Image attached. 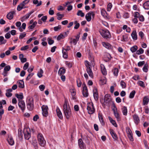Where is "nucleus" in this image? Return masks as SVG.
<instances>
[{"label": "nucleus", "mask_w": 149, "mask_h": 149, "mask_svg": "<svg viewBox=\"0 0 149 149\" xmlns=\"http://www.w3.org/2000/svg\"><path fill=\"white\" fill-rule=\"evenodd\" d=\"M143 7L146 10H149V1H147L145 2L143 5Z\"/></svg>", "instance_id": "nucleus-23"}, {"label": "nucleus", "mask_w": 149, "mask_h": 149, "mask_svg": "<svg viewBox=\"0 0 149 149\" xmlns=\"http://www.w3.org/2000/svg\"><path fill=\"white\" fill-rule=\"evenodd\" d=\"M39 88L40 90L42 91L44 90L45 88V86L43 85H41L39 86Z\"/></svg>", "instance_id": "nucleus-62"}, {"label": "nucleus", "mask_w": 149, "mask_h": 149, "mask_svg": "<svg viewBox=\"0 0 149 149\" xmlns=\"http://www.w3.org/2000/svg\"><path fill=\"white\" fill-rule=\"evenodd\" d=\"M43 73V71L42 69H40V71L38 72L37 74L38 76L40 78L42 76V74Z\"/></svg>", "instance_id": "nucleus-46"}, {"label": "nucleus", "mask_w": 149, "mask_h": 149, "mask_svg": "<svg viewBox=\"0 0 149 149\" xmlns=\"http://www.w3.org/2000/svg\"><path fill=\"white\" fill-rule=\"evenodd\" d=\"M48 40V43L49 45L52 44L54 42V40H52L51 38H48L47 39Z\"/></svg>", "instance_id": "nucleus-56"}, {"label": "nucleus", "mask_w": 149, "mask_h": 149, "mask_svg": "<svg viewBox=\"0 0 149 149\" xmlns=\"http://www.w3.org/2000/svg\"><path fill=\"white\" fill-rule=\"evenodd\" d=\"M87 109L89 114H92L95 111V109L92 102H89L87 104Z\"/></svg>", "instance_id": "nucleus-4"}, {"label": "nucleus", "mask_w": 149, "mask_h": 149, "mask_svg": "<svg viewBox=\"0 0 149 149\" xmlns=\"http://www.w3.org/2000/svg\"><path fill=\"white\" fill-rule=\"evenodd\" d=\"M93 95L94 97L95 100L97 101L99 99V96L97 89L95 88L93 90Z\"/></svg>", "instance_id": "nucleus-11"}, {"label": "nucleus", "mask_w": 149, "mask_h": 149, "mask_svg": "<svg viewBox=\"0 0 149 149\" xmlns=\"http://www.w3.org/2000/svg\"><path fill=\"white\" fill-rule=\"evenodd\" d=\"M132 39L135 40L137 39V36L136 34V31H134L131 34Z\"/></svg>", "instance_id": "nucleus-19"}, {"label": "nucleus", "mask_w": 149, "mask_h": 149, "mask_svg": "<svg viewBox=\"0 0 149 149\" xmlns=\"http://www.w3.org/2000/svg\"><path fill=\"white\" fill-rule=\"evenodd\" d=\"M17 83L18 84V86L19 88H24V83L23 80H19L17 81Z\"/></svg>", "instance_id": "nucleus-15"}, {"label": "nucleus", "mask_w": 149, "mask_h": 149, "mask_svg": "<svg viewBox=\"0 0 149 149\" xmlns=\"http://www.w3.org/2000/svg\"><path fill=\"white\" fill-rule=\"evenodd\" d=\"M61 28V26L59 25L58 26L54 27V30L55 31H57L60 30Z\"/></svg>", "instance_id": "nucleus-54"}, {"label": "nucleus", "mask_w": 149, "mask_h": 149, "mask_svg": "<svg viewBox=\"0 0 149 149\" xmlns=\"http://www.w3.org/2000/svg\"><path fill=\"white\" fill-rule=\"evenodd\" d=\"M7 141L10 145H13L14 144V142L12 137H9L7 139Z\"/></svg>", "instance_id": "nucleus-31"}, {"label": "nucleus", "mask_w": 149, "mask_h": 149, "mask_svg": "<svg viewBox=\"0 0 149 149\" xmlns=\"http://www.w3.org/2000/svg\"><path fill=\"white\" fill-rule=\"evenodd\" d=\"M15 13V11H12L9 12L7 15V18L9 20L12 19L13 17V14Z\"/></svg>", "instance_id": "nucleus-14"}, {"label": "nucleus", "mask_w": 149, "mask_h": 149, "mask_svg": "<svg viewBox=\"0 0 149 149\" xmlns=\"http://www.w3.org/2000/svg\"><path fill=\"white\" fill-rule=\"evenodd\" d=\"M10 69V67L9 65H7L6 66L4 69V71L7 72L9 71Z\"/></svg>", "instance_id": "nucleus-51"}, {"label": "nucleus", "mask_w": 149, "mask_h": 149, "mask_svg": "<svg viewBox=\"0 0 149 149\" xmlns=\"http://www.w3.org/2000/svg\"><path fill=\"white\" fill-rule=\"evenodd\" d=\"M34 12V11L33 10H32L30 13L26 14L21 19V21L22 22L24 21L26 19H28L30 16Z\"/></svg>", "instance_id": "nucleus-12"}, {"label": "nucleus", "mask_w": 149, "mask_h": 149, "mask_svg": "<svg viewBox=\"0 0 149 149\" xmlns=\"http://www.w3.org/2000/svg\"><path fill=\"white\" fill-rule=\"evenodd\" d=\"M112 7V4L111 3H109L107 5V11H110L111 8Z\"/></svg>", "instance_id": "nucleus-58"}, {"label": "nucleus", "mask_w": 149, "mask_h": 149, "mask_svg": "<svg viewBox=\"0 0 149 149\" xmlns=\"http://www.w3.org/2000/svg\"><path fill=\"white\" fill-rule=\"evenodd\" d=\"M120 84L123 88H125L126 87V84L125 83L123 80L120 81Z\"/></svg>", "instance_id": "nucleus-50"}, {"label": "nucleus", "mask_w": 149, "mask_h": 149, "mask_svg": "<svg viewBox=\"0 0 149 149\" xmlns=\"http://www.w3.org/2000/svg\"><path fill=\"white\" fill-rule=\"evenodd\" d=\"M101 71L102 74L104 75H105L107 74V71L106 69L103 65H101Z\"/></svg>", "instance_id": "nucleus-28"}, {"label": "nucleus", "mask_w": 149, "mask_h": 149, "mask_svg": "<svg viewBox=\"0 0 149 149\" xmlns=\"http://www.w3.org/2000/svg\"><path fill=\"white\" fill-rule=\"evenodd\" d=\"M63 111L65 116L67 119H69L72 115L71 109L70 107L63 109Z\"/></svg>", "instance_id": "nucleus-7"}, {"label": "nucleus", "mask_w": 149, "mask_h": 149, "mask_svg": "<svg viewBox=\"0 0 149 149\" xmlns=\"http://www.w3.org/2000/svg\"><path fill=\"white\" fill-rule=\"evenodd\" d=\"M113 73L114 75L116 76H118V69L117 68H115L114 70H113Z\"/></svg>", "instance_id": "nucleus-48"}, {"label": "nucleus", "mask_w": 149, "mask_h": 149, "mask_svg": "<svg viewBox=\"0 0 149 149\" xmlns=\"http://www.w3.org/2000/svg\"><path fill=\"white\" fill-rule=\"evenodd\" d=\"M91 15L92 13L90 12H89L86 14L85 17L87 21L89 22L91 20Z\"/></svg>", "instance_id": "nucleus-21"}, {"label": "nucleus", "mask_w": 149, "mask_h": 149, "mask_svg": "<svg viewBox=\"0 0 149 149\" xmlns=\"http://www.w3.org/2000/svg\"><path fill=\"white\" fill-rule=\"evenodd\" d=\"M138 47L136 46H134L130 48L131 51L132 52H135L137 49Z\"/></svg>", "instance_id": "nucleus-37"}, {"label": "nucleus", "mask_w": 149, "mask_h": 149, "mask_svg": "<svg viewBox=\"0 0 149 149\" xmlns=\"http://www.w3.org/2000/svg\"><path fill=\"white\" fill-rule=\"evenodd\" d=\"M23 132L25 139L29 140L31 136L30 129L29 128H24Z\"/></svg>", "instance_id": "nucleus-6"}, {"label": "nucleus", "mask_w": 149, "mask_h": 149, "mask_svg": "<svg viewBox=\"0 0 149 149\" xmlns=\"http://www.w3.org/2000/svg\"><path fill=\"white\" fill-rule=\"evenodd\" d=\"M128 137L130 141H134V139L132 136V132L130 129H128Z\"/></svg>", "instance_id": "nucleus-16"}, {"label": "nucleus", "mask_w": 149, "mask_h": 149, "mask_svg": "<svg viewBox=\"0 0 149 149\" xmlns=\"http://www.w3.org/2000/svg\"><path fill=\"white\" fill-rule=\"evenodd\" d=\"M38 140L39 145L41 146L44 147L45 145L46 141L41 133H38Z\"/></svg>", "instance_id": "nucleus-2"}, {"label": "nucleus", "mask_w": 149, "mask_h": 149, "mask_svg": "<svg viewBox=\"0 0 149 149\" xmlns=\"http://www.w3.org/2000/svg\"><path fill=\"white\" fill-rule=\"evenodd\" d=\"M110 132L111 135L114 140H117L118 139V137L114 131L113 129H110Z\"/></svg>", "instance_id": "nucleus-13"}, {"label": "nucleus", "mask_w": 149, "mask_h": 149, "mask_svg": "<svg viewBox=\"0 0 149 149\" xmlns=\"http://www.w3.org/2000/svg\"><path fill=\"white\" fill-rule=\"evenodd\" d=\"M56 15L58 16L57 19L58 20H61L64 17V14H60L59 13H57Z\"/></svg>", "instance_id": "nucleus-36"}, {"label": "nucleus", "mask_w": 149, "mask_h": 149, "mask_svg": "<svg viewBox=\"0 0 149 149\" xmlns=\"http://www.w3.org/2000/svg\"><path fill=\"white\" fill-rule=\"evenodd\" d=\"M33 3L35 4H37L36 6H40L42 4V1H40L39 2L38 0H33Z\"/></svg>", "instance_id": "nucleus-33"}, {"label": "nucleus", "mask_w": 149, "mask_h": 149, "mask_svg": "<svg viewBox=\"0 0 149 149\" xmlns=\"http://www.w3.org/2000/svg\"><path fill=\"white\" fill-rule=\"evenodd\" d=\"M68 101L67 100H65L64 104L63 105V109H65L68 107H70L69 105H68Z\"/></svg>", "instance_id": "nucleus-45"}, {"label": "nucleus", "mask_w": 149, "mask_h": 149, "mask_svg": "<svg viewBox=\"0 0 149 149\" xmlns=\"http://www.w3.org/2000/svg\"><path fill=\"white\" fill-rule=\"evenodd\" d=\"M28 67H29V63L28 62H27L24 64V66L23 68V69L24 70H26L28 68Z\"/></svg>", "instance_id": "nucleus-59"}, {"label": "nucleus", "mask_w": 149, "mask_h": 149, "mask_svg": "<svg viewBox=\"0 0 149 149\" xmlns=\"http://www.w3.org/2000/svg\"><path fill=\"white\" fill-rule=\"evenodd\" d=\"M7 42V40L4 39L3 36H0V45L4 44Z\"/></svg>", "instance_id": "nucleus-24"}, {"label": "nucleus", "mask_w": 149, "mask_h": 149, "mask_svg": "<svg viewBox=\"0 0 149 149\" xmlns=\"http://www.w3.org/2000/svg\"><path fill=\"white\" fill-rule=\"evenodd\" d=\"M56 111L58 116L60 119H62L63 118L62 113L58 107L56 108Z\"/></svg>", "instance_id": "nucleus-17"}, {"label": "nucleus", "mask_w": 149, "mask_h": 149, "mask_svg": "<svg viewBox=\"0 0 149 149\" xmlns=\"http://www.w3.org/2000/svg\"><path fill=\"white\" fill-rule=\"evenodd\" d=\"M77 15L78 16H80L81 17H83L84 16V14L83 13L82 11L81 10H79Z\"/></svg>", "instance_id": "nucleus-42"}, {"label": "nucleus", "mask_w": 149, "mask_h": 149, "mask_svg": "<svg viewBox=\"0 0 149 149\" xmlns=\"http://www.w3.org/2000/svg\"><path fill=\"white\" fill-rule=\"evenodd\" d=\"M26 34L25 33H21L19 36V38L20 39H22L24 38L26 36Z\"/></svg>", "instance_id": "nucleus-53"}, {"label": "nucleus", "mask_w": 149, "mask_h": 149, "mask_svg": "<svg viewBox=\"0 0 149 149\" xmlns=\"http://www.w3.org/2000/svg\"><path fill=\"white\" fill-rule=\"evenodd\" d=\"M37 24V22L36 21H35L33 22L31 25L29 26L28 28L30 29H32L35 27Z\"/></svg>", "instance_id": "nucleus-39"}, {"label": "nucleus", "mask_w": 149, "mask_h": 149, "mask_svg": "<svg viewBox=\"0 0 149 149\" xmlns=\"http://www.w3.org/2000/svg\"><path fill=\"white\" fill-rule=\"evenodd\" d=\"M74 24H75V25L74 28L76 29H78L80 26L78 22L76 20L74 22Z\"/></svg>", "instance_id": "nucleus-41"}, {"label": "nucleus", "mask_w": 149, "mask_h": 149, "mask_svg": "<svg viewBox=\"0 0 149 149\" xmlns=\"http://www.w3.org/2000/svg\"><path fill=\"white\" fill-rule=\"evenodd\" d=\"M139 36H140L141 39H143L144 36V34L142 31H140L139 33Z\"/></svg>", "instance_id": "nucleus-60"}, {"label": "nucleus", "mask_w": 149, "mask_h": 149, "mask_svg": "<svg viewBox=\"0 0 149 149\" xmlns=\"http://www.w3.org/2000/svg\"><path fill=\"white\" fill-rule=\"evenodd\" d=\"M138 84L142 87H145L144 83L143 81H139L138 82Z\"/></svg>", "instance_id": "nucleus-49"}, {"label": "nucleus", "mask_w": 149, "mask_h": 149, "mask_svg": "<svg viewBox=\"0 0 149 149\" xmlns=\"http://www.w3.org/2000/svg\"><path fill=\"white\" fill-rule=\"evenodd\" d=\"M143 71L145 72H147L148 71V65L146 64H145L143 68Z\"/></svg>", "instance_id": "nucleus-47"}, {"label": "nucleus", "mask_w": 149, "mask_h": 149, "mask_svg": "<svg viewBox=\"0 0 149 149\" xmlns=\"http://www.w3.org/2000/svg\"><path fill=\"white\" fill-rule=\"evenodd\" d=\"M133 118L134 122L137 125L140 121V120L138 116L136 115H134L133 116Z\"/></svg>", "instance_id": "nucleus-20"}, {"label": "nucleus", "mask_w": 149, "mask_h": 149, "mask_svg": "<svg viewBox=\"0 0 149 149\" xmlns=\"http://www.w3.org/2000/svg\"><path fill=\"white\" fill-rule=\"evenodd\" d=\"M78 145L81 149H86L85 145L83 141L81 139L78 140Z\"/></svg>", "instance_id": "nucleus-10"}, {"label": "nucleus", "mask_w": 149, "mask_h": 149, "mask_svg": "<svg viewBox=\"0 0 149 149\" xmlns=\"http://www.w3.org/2000/svg\"><path fill=\"white\" fill-rule=\"evenodd\" d=\"M86 70L89 76L92 78H93V74L91 68H87Z\"/></svg>", "instance_id": "nucleus-22"}, {"label": "nucleus", "mask_w": 149, "mask_h": 149, "mask_svg": "<svg viewBox=\"0 0 149 149\" xmlns=\"http://www.w3.org/2000/svg\"><path fill=\"white\" fill-rule=\"evenodd\" d=\"M102 44L104 47L109 49L112 48V46L108 43L103 42H102Z\"/></svg>", "instance_id": "nucleus-18"}, {"label": "nucleus", "mask_w": 149, "mask_h": 149, "mask_svg": "<svg viewBox=\"0 0 149 149\" xmlns=\"http://www.w3.org/2000/svg\"><path fill=\"white\" fill-rule=\"evenodd\" d=\"M144 50L142 48H140V49L136 51V54L138 55H139L143 54V53Z\"/></svg>", "instance_id": "nucleus-44"}, {"label": "nucleus", "mask_w": 149, "mask_h": 149, "mask_svg": "<svg viewBox=\"0 0 149 149\" xmlns=\"http://www.w3.org/2000/svg\"><path fill=\"white\" fill-rule=\"evenodd\" d=\"M5 37L7 39H9L11 36L9 32L8 33H6L5 36Z\"/></svg>", "instance_id": "nucleus-61"}, {"label": "nucleus", "mask_w": 149, "mask_h": 149, "mask_svg": "<svg viewBox=\"0 0 149 149\" xmlns=\"http://www.w3.org/2000/svg\"><path fill=\"white\" fill-rule=\"evenodd\" d=\"M27 107L30 111H32L34 108V102L33 99L30 98L27 101Z\"/></svg>", "instance_id": "nucleus-5"}, {"label": "nucleus", "mask_w": 149, "mask_h": 149, "mask_svg": "<svg viewBox=\"0 0 149 149\" xmlns=\"http://www.w3.org/2000/svg\"><path fill=\"white\" fill-rule=\"evenodd\" d=\"M24 6L25 5L22 3L19 5L18 6L17 9L18 11H19L21 10L22 9L25 8Z\"/></svg>", "instance_id": "nucleus-27"}, {"label": "nucleus", "mask_w": 149, "mask_h": 149, "mask_svg": "<svg viewBox=\"0 0 149 149\" xmlns=\"http://www.w3.org/2000/svg\"><path fill=\"white\" fill-rule=\"evenodd\" d=\"M42 114L43 116L46 117L48 115V108L47 105H43L42 107Z\"/></svg>", "instance_id": "nucleus-8"}, {"label": "nucleus", "mask_w": 149, "mask_h": 149, "mask_svg": "<svg viewBox=\"0 0 149 149\" xmlns=\"http://www.w3.org/2000/svg\"><path fill=\"white\" fill-rule=\"evenodd\" d=\"M135 93V91L134 90L132 91L130 94L129 98L131 99L133 98L134 96Z\"/></svg>", "instance_id": "nucleus-43"}, {"label": "nucleus", "mask_w": 149, "mask_h": 149, "mask_svg": "<svg viewBox=\"0 0 149 149\" xmlns=\"http://www.w3.org/2000/svg\"><path fill=\"white\" fill-rule=\"evenodd\" d=\"M77 86L78 87H80L82 84V82L81 81V80L80 79H78L77 80Z\"/></svg>", "instance_id": "nucleus-52"}, {"label": "nucleus", "mask_w": 149, "mask_h": 149, "mask_svg": "<svg viewBox=\"0 0 149 149\" xmlns=\"http://www.w3.org/2000/svg\"><path fill=\"white\" fill-rule=\"evenodd\" d=\"M18 105L22 111H24L25 108V105L24 101L22 100H19L18 103Z\"/></svg>", "instance_id": "nucleus-9"}, {"label": "nucleus", "mask_w": 149, "mask_h": 149, "mask_svg": "<svg viewBox=\"0 0 149 149\" xmlns=\"http://www.w3.org/2000/svg\"><path fill=\"white\" fill-rule=\"evenodd\" d=\"M108 118L110 122L112 123V124L115 127H117V125L115 121L114 120H113L112 118L110 117H109Z\"/></svg>", "instance_id": "nucleus-29"}, {"label": "nucleus", "mask_w": 149, "mask_h": 149, "mask_svg": "<svg viewBox=\"0 0 149 149\" xmlns=\"http://www.w3.org/2000/svg\"><path fill=\"white\" fill-rule=\"evenodd\" d=\"M83 95L85 97H87L88 96V89H84L83 90Z\"/></svg>", "instance_id": "nucleus-34"}, {"label": "nucleus", "mask_w": 149, "mask_h": 149, "mask_svg": "<svg viewBox=\"0 0 149 149\" xmlns=\"http://www.w3.org/2000/svg\"><path fill=\"white\" fill-rule=\"evenodd\" d=\"M62 53L63 54V57L65 58H68V52L64 50V48H62Z\"/></svg>", "instance_id": "nucleus-30"}, {"label": "nucleus", "mask_w": 149, "mask_h": 149, "mask_svg": "<svg viewBox=\"0 0 149 149\" xmlns=\"http://www.w3.org/2000/svg\"><path fill=\"white\" fill-rule=\"evenodd\" d=\"M65 72V70L63 68H60L58 71V74L60 75L64 74Z\"/></svg>", "instance_id": "nucleus-25"}, {"label": "nucleus", "mask_w": 149, "mask_h": 149, "mask_svg": "<svg viewBox=\"0 0 149 149\" xmlns=\"http://www.w3.org/2000/svg\"><path fill=\"white\" fill-rule=\"evenodd\" d=\"M145 63L144 61H140L138 63V65L139 67H141Z\"/></svg>", "instance_id": "nucleus-64"}, {"label": "nucleus", "mask_w": 149, "mask_h": 149, "mask_svg": "<svg viewBox=\"0 0 149 149\" xmlns=\"http://www.w3.org/2000/svg\"><path fill=\"white\" fill-rule=\"evenodd\" d=\"M18 137L20 138H22V132L21 130L19 131L18 130Z\"/></svg>", "instance_id": "nucleus-57"}, {"label": "nucleus", "mask_w": 149, "mask_h": 149, "mask_svg": "<svg viewBox=\"0 0 149 149\" xmlns=\"http://www.w3.org/2000/svg\"><path fill=\"white\" fill-rule=\"evenodd\" d=\"M15 96L18 99L19 101V100H22L24 97L22 93L21 94H19L16 93L15 94Z\"/></svg>", "instance_id": "nucleus-32"}, {"label": "nucleus", "mask_w": 149, "mask_h": 149, "mask_svg": "<svg viewBox=\"0 0 149 149\" xmlns=\"http://www.w3.org/2000/svg\"><path fill=\"white\" fill-rule=\"evenodd\" d=\"M113 113L115 117L118 120L120 119V115L119 113H118L117 111H114Z\"/></svg>", "instance_id": "nucleus-38"}, {"label": "nucleus", "mask_w": 149, "mask_h": 149, "mask_svg": "<svg viewBox=\"0 0 149 149\" xmlns=\"http://www.w3.org/2000/svg\"><path fill=\"white\" fill-rule=\"evenodd\" d=\"M111 99L110 98V95L107 94L105 95L104 97V102L102 104L103 106L105 107L106 106H109V103L111 101Z\"/></svg>", "instance_id": "nucleus-3"}, {"label": "nucleus", "mask_w": 149, "mask_h": 149, "mask_svg": "<svg viewBox=\"0 0 149 149\" xmlns=\"http://www.w3.org/2000/svg\"><path fill=\"white\" fill-rule=\"evenodd\" d=\"M101 15L103 16L105 15L106 11L104 9H102L101 10Z\"/></svg>", "instance_id": "nucleus-63"}, {"label": "nucleus", "mask_w": 149, "mask_h": 149, "mask_svg": "<svg viewBox=\"0 0 149 149\" xmlns=\"http://www.w3.org/2000/svg\"><path fill=\"white\" fill-rule=\"evenodd\" d=\"M99 31L103 38L106 39H109L111 38L110 33L107 30L100 29Z\"/></svg>", "instance_id": "nucleus-1"}, {"label": "nucleus", "mask_w": 149, "mask_h": 149, "mask_svg": "<svg viewBox=\"0 0 149 149\" xmlns=\"http://www.w3.org/2000/svg\"><path fill=\"white\" fill-rule=\"evenodd\" d=\"M64 38V35L63 34H61L58 36L57 39L58 40H59L62 39H63Z\"/></svg>", "instance_id": "nucleus-55"}, {"label": "nucleus", "mask_w": 149, "mask_h": 149, "mask_svg": "<svg viewBox=\"0 0 149 149\" xmlns=\"http://www.w3.org/2000/svg\"><path fill=\"white\" fill-rule=\"evenodd\" d=\"M148 98L146 96H145L143 99V104L144 105H145L147 104L148 103Z\"/></svg>", "instance_id": "nucleus-35"}, {"label": "nucleus", "mask_w": 149, "mask_h": 149, "mask_svg": "<svg viewBox=\"0 0 149 149\" xmlns=\"http://www.w3.org/2000/svg\"><path fill=\"white\" fill-rule=\"evenodd\" d=\"M98 117L102 125H104L105 124V122L104 121V120L102 116L100 114H99Z\"/></svg>", "instance_id": "nucleus-26"}, {"label": "nucleus", "mask_w": 149, "mask_h": 149, "mask_svg": "<svg viewBox=\"0 0 149 149\" xmlns=\"http://www.w3.org/2000/svg\"><path fill=\"white\" fill-rule=\"evenodd\" d=\"M122 111L123 114L124 115L126 116L127 115V107H126L124 106L123 107Z\"/></svg>", "instance_id": "nucleus-40"}]
</instances>
